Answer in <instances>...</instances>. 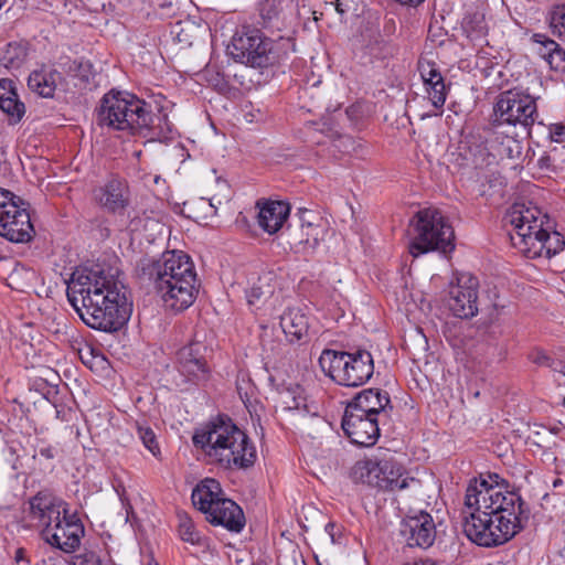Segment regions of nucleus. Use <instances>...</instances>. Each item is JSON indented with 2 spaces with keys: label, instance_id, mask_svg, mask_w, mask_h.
Masks as SVG:
<instances>
[{
  "label": "nucleus",
  "instance_id": "nucleus-39",
  "mask_svg": "<svg viewBox=\"0 0 565 565\" xmlns=\"http://www.w3.org/2000/svg\"><path fill=\"white\" fill-rule=\"evenodd\" d=\"M531 39L534 43L540 45L537 53L545 61L548 60L550 55H552V53H554V51L559 46L558 43L543 33H534Z\"/></svg>",
  "mask_w": 565,
  "mask_h": 565
},
{
  "label": "nucleus",
  "instance_id": "nucleus-27",
  "mask_svg": "<svg viewBox=\"0 0 565 565\" xmlns=\"http://www.w3.org/2000/svg\"><path fill=\"white\" fill-rule=\"evenodd\" d=\"M383 457L371 456L359 460L351 470V478L354 482L379 488Z\"/></svg>",
  "mask_w": 565,
  "mask_h": 565
},
{
  "label": "nucleus",
  "instance_id": "nucleus-12",
  "mask_svg": "<svg viewBox=\"0 0 565 565\" xmlns=\"http://www.w3.org/2000/svg\"><path fill=\"white\" fill-rule=\"evenodd\" d=\"M479 280L470 273H459L449 286L448 308L454 316L469 319L478 313Z\"/></svg>",
  "mask_w": 565,
  "mask_h": 565
},
{
  "label": "nucleus",
  "instance_id": "nucleus-28",
  "mask_svg": "<svg viewBox=\"0 0 565 565\" xmlns=\"http://www.w3.org/2000/svg\"><path fill=\"white\" fill-rule=\"evenodd\" d=\"M60 79L61 74L56 70L42 67L31 72L28 77V86L39 96L49 98L53 97Z\"/></svg>",
  "mask_w": 565,
  "mask_h": 565
},
{
  "label": "nucleus",
  "instance_id": "nucleus-6",
  "mask_svg": "<svg viewBox=\"0 0 565 565\" xmlns=\"http://www.w3.org/2000/svg\"><path fill=\"white\" fill-rule=\"evenodd\" d=\"M507 218L513 227L510 232L511 243L526 258H551L564 249L563 235L553 231L548 215L540 207L514 203Z\"/></svg>",
  "mask_w": 565,
  "mask_h": 565
},
{
  "label": "nucleus",
  "instance_id": "nucleus-20",
  "mask_svg": "<svg viewBox=\"0 0 565 565\" xmlns=\"http://www.w3.org/2000/svg\"><path fill=\"white\" fill-rule=\"evenodd\" d=\"M345 408L380 417L387 416V411H392L393 406L387 392L380 388H366L358 393Z\"/></svg>",
  "mask_w": 565,
  "mask_h": 565
},
{
  "label": "nucleus",
  "instance_id": "nucleus-16",
  "mask_svg": "<svg viewBox=\"0 0 565 565\" xmlns=\"http://www.w3.org/2000/svg\"><path fill=\"white\" fill-rule=\"evenodd\" d=\"M380 420L377 416H369L345 408L341 426L353 444L370 447L380 437Z\"/></svg>",
  "mask_w": 565,
  "mask_h": 565
},
{
  "label": "nucleus",
  "instance_id": "nucleus-13",
  "mask_svg": "<svg viewBox=\"0 0 565 565\" xmlns=\"http://www.w3.org/2000/svg\"><path fill=\"white\" fill-rule=\"evenodd\" d=\"M522 154V145L510 136L492 134L484 143L476 147L472 162L476 168L489 167L504 159L515 160Z\"/></svg>",
  "mask_w": 565,
  "mask_h": 565
},
{
  "label": "nucleus",
  "instance_id": "nucleus-3",
  "mask_svg": "<svg viewBox=\"0 0 565 565\" xmlns=\"http://www.w3.org/2000/svg\"><path fill=\"white\" fill-rule=\"evenodd\" d=\"M156 109L157 113L150 102L132 94L109 92L102 98L97 124L128 136L163 142L172 138L173 128L162 106Z\"/></svg>",
  "mask_w": 565,
  "mask_h": 565
},
{
  "label": "nucleus",
  "instance_id": "nucleus-37",
  "mask_svg": "<svg viewBox=\"0 0 565 565\" xmlns=\"http://www.w3.org/2000/svg\"><path fill=\"white\" fill-rule=\"evenodd\" d=\"M179 535L182 541L191 544L200 542V533L195 530L192 520L186 515H180Z\"/></svg>",
  "mask_w": 565,
  "mask_h": 565
},
{
  "label": "nucleus",
  "instance_id": "nucleus-49",
  "mask_svg": "<svg viewBox=\"0 0 565 565\" xmlns=\"http://www.w3.org/2000/svg\"><path fill=\"white\" fill-rule=\"evenodd\" d=\"M537 166L541 170H544V171H554L555 170L554 166H553L552 158L547 153H544L539 158Z\"/></svg>",
  "mask_w": 565,
  "mask_h": 565
},
{
  "label": "nucleus",
  "instance_id": "nucleus-17",
  "mask_svg": "<svg viewBox=\"0 0 565 565\" xmlns=\"http://www.w3.org/2000/svg\"><path fill=\"white\" fill-rule=\"evenodd\" d=\"M93 200L102 209L115 213L129 204V188L125 179L110 175L93 190Z\"/></svg>",
  "mask_w": 565,
  "mask_h": 565
},
{
  "label": "nucleus",
  "instance_id": "nucleus-18",
  "mask_svg": "<svg viewBox=\"0 0 565 565\" xmlns=\"http://www.w3.org/2000/svg\"><path fill=\"white\" fill-rule=\"evenodd\" d=\"M25 205L23 200L22 203L10 205L9 217L0 223V235L12 243H28L35 233Z\"/></svg>",
  "mask_w": 565,
  "mask_h": 565
},
{
  "label": "nucleus",
  "instance_id": "nucleus-52",
  "mask_svg": "<svg viewBox=\"0 0 565 565\" xmlns=\"http://www.w3.org/2000/svg\"><path fill=\"white\" fill-rule=\"evenodd\" d=\"M324 3L327 6L334 7L335 11L340 14H344L347 12V9L343 8V4L340 0H324Z\"/></svg>",
  "mask_w": 565,
  "mask_h": 565
},
{
  "label": "nucleus",
  "instance_id": "nucleus-7",
  "mask_svg": "<svg viewBox=\"0 0 565 565\" xmlns=\"http://www.w3.org/2000/svg\"><path fill=\"white\" fill-rule=\"evenodd\" d=\"M322 372L335 384L359 387L374 373V360L367 350L337 351L326 349L319 358Z\"/></svg>",
  "mask_w": 565,
  "mask_h": 565
},
{
  "label": "nucleus",
  "instance_id": "nucleus-10",
  "mask_svg": "<svg viewBox=\"0 0 565 565\" xmlns=\"http://www.w3.org/2000/svg\"><path fill=\"white\" fill-rule=\"evenodd\" d=\"M536 98L523 89H508L501 92L493 104L491 125L495 128L508 126H521L529 132L539 121Z\"/></svg>",
  "mask_w": 565,
  "mask_h": 565
},
{
  "label": "nucleus",
  "instance_id": "nucleus-29",
  "mask_svg": "<svg viewBox=\"0 0 565 565\" xmlns=\"http://www.w3.org/2000/svg\"><path fill=\"white\" fill-rule=\"evenodd\" d=\"M529 359L539 366H545L553 371L554 381L558 386H565V362L555 360L542 350H534L530 353Z\"/></svg>",
  "mask_w": 565,
  "mask_h": 565
},
{
  "label": "nucleus",
  "instance_id": "nucleus-2",
  "mask_svg": "<svg viewBox=\"0 0 565 565\" xmlns=\"http://www.w3.org/2000/svg\"><path fill=\"white\" fill-rule=\"evenodd\" d=\"M67 300L89 328L116 332L130 318L131 303L124 284L99 265L76 269L67 284Z\"/></svg>",
  "mask_w": 565,
  "mask_h": 565
},
{
  "label": "nucleus",
  "instance_id": "nucleus-56",
  "mask_svg": "<svg viewBox=\"0 0 565 565\" xmlns=\"http://www.w3.org/2000/svg\"><path fill=\"white\" fill-rule=\"evenodd\" d=\"M405 565H435L434 563L431 562H428V561H420V562H415L413 564H405Z\"/></svg>",
  "mask_w": 565,
  "mask_h": 565
},
{
  "label": "nucleus",
  "instance_id": "nucleus-9",
  "mask_svg": "<svg viewBox=\"0 0 565 565\" xmlns=\"http://www.w3.org/2000/svg\"><path fill=\"white\" fill-rule=\"evenodd\" d=\"M227 53L235 62L254 68L273 66L281 57L275 42L250 26L236 30L227 45Z\"/></svg>",
  "mask_w": 565,
  "mask_h": 565
},
{
  "label": "nucleus",
  "instance_id": "nucleus-8",
  "mask_svg": "<svg viewBox=\"0 0 565 565\" xmlns=\"http://www.w3.org/2000/svg\"><path fill=\"white\" fill-rule=\"evenodd\" d=\"M455 249V232L447 218L436 209H425L415 215L414 232L408 250L413 257L438 252L448 255Z\"/></svg>",
  "mask_w": 565,
  "mask_h": 565
},
{
  "label": "nucleus",
  "instance_id": "nucleus-5",
  "mask_svg": "<svg viewBox=\"0 0 565 565\" xmlns=\"http://www.w3.org/2000/svg\"><path fill=\"white\" fill-rule=\"evenodd\" d=\"M193 445L226 469H247L254 466L257 452L244 430L226 416H218L196 430Z\"/></svg>",
  "mask_w": 565,
  "mask_h": 565
},
{
  "label": "nucleus",
  "instance_id": "nucleus-42",
  "mask_svg": "<svg viewBox=\"0 0 565 565\" xmlns=\"http://www.w3.org/2000/svg\"><path fill=\"white\" fill-rule=\"evenodd\" d=\"M418 71L424 84L443 76L437 65L428 60H419Z\"/></svg>",
  "mask_w": 565,
  "mask_h": 565
},
{
  "label": "nucleus",
  "instance_id": "nucleus-55",
  "mask_svg": "<svg viewBox=\"0 0 565 565\" xmlns=\"http://www.w3.org/2000/svg\"><path fill=\"white\" fill-rule=\"evenodd\" d=\"M14 559L17 562H21L25 559V551L23 548H18L14 554Z\"/></svg>",
  "mask_w": 565,
  "mask_h": 565
},
{
  "label": "nucleus",
  "instance_id": "nucleus-22",
  "mask_svg": "<svg viewBox=\"0 0 565 565\" xmlns=\"http://www.w3.org/2000/svg\"><path fill=\"white\" fill-rule=\"evenodd\" d=\"M206 520L215 525H222L231 532L238 533L245 525L243 510L233 500L224 498L205 515Z\"/></svg>",
  "mask_w": 565,
  "mask_h": 565
},
{
  "label": "nucleus",
  "instance_id": "nucleus-32",
  "mask_svg": "<svg viewBox=\"0 0 565 565\" xmlns=\"http://www.w3.org/2000/svg\"><path fill=\"white\" fill-rule=\"evenodd\" d=\"M429 100L435 108H443L447 98V88L443 76L424 84Z\"/></svg>",
  "mask_w": 565,
  "mask_h": 565
},
{
  "label": "nucleus",
  "instance_id": "nucleus-23",
  "mask_svg": "<svg viewBox=\"0 0 565 565\" xmlns=\"http://www.w3.org/2000/svg\"><path fill=\"white\" fill-rule=\"evenodd\" d=\"M322 228L313 224L311 221L301 223L299 228L289 231L287 243L295 253L313 252L321 239Z\"/></svg>",
  "mask_w": 565,
  "mask_h": 565
},
{
  "label": "nucleus",
  "instance_id": "nucleus-40",
  "mask_svg": "<svg viewBox=\"0 0 565 565\" xmlns=\"http://www.w3.org/2000/svg\"><path fill=\"white\" fill-rule=\"evenodd\" d=\"M367 49L370 53L377 58H385L393 53L392 45L386 42L380 34H376L373 41H370Z\"/></svg>",
  "mask_w": 565,
  "mask_h": 565
},
{
  "label": "nucleus",
  "instance_id": "nucleus-47",
  "mask_svg": "<svg viewBox=\"0 0 565 565\" xmlns=\"http://www.w3.org/2000/svg\"><path fill=\"white\" fill-rule=\"evenodd\" d=\"M548 136L552 141L562 143L565 141V125L564 124H552L548 127Z\"/></svg>",
  "mask_w": 565,
  "mask_h": 565
},
{
  "label": "nucleus",
  "instance_id": "nucleus-1",
  "mask_svg": "<svg viewBox=\"0 0 565 565\" xmlns=\"http://www.w3.org/2000/svg\"><path fill=\"white\" fill-rule=\"evenodd\" d=\"M508 483L489 473L469 483L465 504L472 510L463 518L466 536L482 547H497L524 530L530 508L520 493L507 490Z\"/></svg>",
  "mask_w": 565,
  "mask_h": 565
},
{
  "label": "nucleus",
  "instance_id": "nucleus-30",
  "mask_svg": "<svg viewBox=\"0 0 565 565\" xmlns=\"http://www.w3.org/2000/svg\"><path fill=\"white\" fill-rule=\"evenodd\" d=\"M26 55L24 44L11 42L0 49V64L6 68L17 70L24 63Z\"/></svg>",
  "mask_w": 565,
  "mask_h": 565
},
{
  "label": "nucleus",
  "instance_id": "nucleus-36",
  "mask_svg": "<svg viewBox=\"0 0 565 565\" xmlns=\"http://www.w3.org/2000/svg\"><path fill=\"white\" fill-rule=\"evenodd\" d=\"M259 14L263 20L264 26L270 24L278 18L282 7L280 0H262L258 6Z\"/></svg>",
  "mask_w": 565,
  "mask_h": 565
},
{
  "label": "nucleus",
  "instance_id": "nucleus-48",
  "mask_svg": "<svg viewBox=\"0 0 565 565\" xmlns=\"http://www.w3.org/2000/svg\"><path fill=\"white\" fill-rule=\"evenodd\" d=\"M92 64L88 61H81L77 63L78 73L76 76H79L82 81L88 82L90 75Z\"/></svg>",
  "mask_w": 565,
  "mask_h": 565
},
{
  "label": "nucleus",
  "instance_id": "nucleus-24",
  "mask_svg": "<svg viewBox=\"0 0 565 565\" xmlns=\"http://www.w3.org/2000/svg\"><path fill=\"white\" fill-rule=\"evenodd\" d=\"M193 505L204 513L209 514L218 501L223 500L222 488L215 479H204L192 491Z\"/></svg>",
  "mask_w": 565,
  "mask_h": 565
},
{
  "label": "nucleus",
  "instance_id": "nucleus-15",
  "mask_svg": "<svg viewBox=\"0 0 565 565\" xmlns=\"http://www.w3.org/2000/svg\"><path fill=\"white\" fill-rule=\"evenodd\" d=\"M205 345L193 341L177 353V371L181 377L177 385L198 384L207 379L209 367L204 358Z\"/></svg>",
  "mask_w": 565,
  "mask_h": 565
},
{
  "label": "nucleus",
  "instance_id": "nucleus-4",
  "mask_svg": "<svg viewBox=\"0 0 565 565\" xmlns=\"http://www.w3.org/2000/svg\"><path fill=\"white\" fill-rule=\"evenodd\" d=\"M142 277L151 281L166 308L183 311L193 305L199 292L196 271L190 256L181 250H166L158 258H143Z\"/></svg>",
  "mask_w": 565,
  "mask_h": 565
},
{
  "label": "nucleus",
  "instance_id": "nucleus-44",
  "mask_svg": "<svg viewBox=\"0 0 565 565\" xmlns=\"http://www.w3.org/2000/svg\"><path fill=\"white\" fill-rule=\"evenodd\" d=\"M550 67L556 72L565 71V51L558 46L552 55H550L548 60H546Z\"/></svg>",
  "mask_w": 565,
  "mask_h": 565
},
{
  "label": "nucleus",
  "instance_id": "nucleus-11",
  "mask_svg": "<svg viewBox=\"0 0 565 565\" xmlns=\"http://www.w3.org/2000/svg\"><path fill=\"white\" fill-rule=\"evenodd\" d=\"M68 504L50 491H39L31 497L22 510V522L28 529L40 531L41 535L63 514Z\"/></svg>",
  "mask_w": 565,
  "mask_h": 565
},
{
  "label": "nucleus",
  "instance_id": "nucleus-34",
  "mask_svg": "<svg viewBox=\"0 0 565 565\" xmlns=\"http://www.w3.org/2000/svg\"><path fill=\"white\" fill-rule=\"evenodd\" d=\"M288 397H291V402L286 401L289 409H294L302 414L317 415V408L307 403V397L302 395V390L299 386H296L294 390H289Z\"/></svg>",
  "mask_w": 565,
  "mask_h": 565
},
{
  "label": "nucleus",
  "instance_id": "nucleus-31",
  "mask_svg": "<svg viewBox=\"0 0 565 565\" xmlns=\"http://www.w3.org/2000/svg\"><path fill=\"white\" fill-rule=\"evenodd\" d=\"M270 274H265L257 278V281L246 290V299L249 306L257 305L263 298L274 292V287L269 284Z\"/></svg>",
  "mask_w": 565,
  "mask_h": 565
},
{
  "label": "nucleus",
  "instance_id": "nucleus-38",
  "mask_svg": "<svg viewBox=\"0 0 565 565\" xmlns=\"http://www.w3.org/2000/svg\"><path fill=\"white\" fill-rule=\"evenodd\" d=\"M137 433L143 446L154 457H159L161 451L154 431L148 426H138Z\"/></svg>",
  "mask_w": 565,
  "mask_h": 565
},
{
  "label": "nucleus",
  "instance_id": "nucleus-54",
  "mask_svg": "<svg viewBox=\"0 0 565 565\" xmlns=\"http://www.w3.org/2000/svg\"><path fill=\"white\" fill-rule=\"evenodd\" d=\"M395 1L398 2L402 6L417 7L420 3H423L425 0H395Z\"/></svg>",
  "mask_w": 565,
  "mask_h": 565
},
{
  "label": "nucleus",
  "instance_id": "nucleus-35",
  "mask_svg": "<svg viewBox=\"0 0 565 565\" xmlns=\"http://www.w3.org/2000/svg\"><path fill=\"white\" fill-rule=\"evenodd\" d=\"M548 25L555 36L565 41V6H557L551 10Z\"/></svg>",
  "mask_w": 565,
  "mask_h": 565
},
{
  "label": "nucleus",
  "instance_id": "nucleus-51",
  "mask_svg": "<svg viewBox=\"0 0 565 565\" xmlns=\"http://www.w3.org/2000/svg\"><path fill=\"white\" fill-rule=\"evenodd\" d=\"M39 454L41 457H44L46 459H53L55 457L56 450L54 447L47 446L40 448Z\"/></svg>",
  "mask_w": 565,
  "mask_h": 565
},
{
  "label": "nucleus",
  "instance_id": "nucleus-26",
  "mask_svg": "<svg viewBox=\"0 0 565 565\" xmlns=\"http://www.w3.org/2000/svg\"><path fill=\"white\" fill-rule=\"evenodd\" d=\"M280 327L290 342L302 340L309 329L307 316L299 308H288L280 316Z\"/></svg>",
  "mask_w": 565,
  "mask_h": 565
},
{
  "label": "nucleus",
  "instance_id": "nucleus-21",
  "mask_svg": "<svg viewBox=\"0 0 565 565\" xmlns=\"http://www.w3.org/2000/svg\"><path fill=\"white\" fill-rule=\"evenodd\" d=\"M381 480L379 489L384 491H401L419 481L412 477L405 468L393 457L384 456L382 460Z\"/></svg>",
  "mask_w": 565,
  "mask_h": 565
},
{
  "label": "nucleus",
  "instance_id": "nucleus-41",
  "mask_svg": "<svg viewBox=\"0 0 565 565\" xmlns=\"http://www.w3.org/2000/svg\"><path fill=\"white\" fill-rule=\"evenodd\" d=\"M14 203H22V199L9 190L0 188V223L4 217H9L10 205H14Z\"/></svg>",
  "mask_w": 565,
  "mask_h": 565
},
{
  "label": "nucleus",
  "instance_id": "nucleus-53",
  "mask_svg": "<svg viewBox=\"0 0 565 565\" xmlns=\"http://www.w3.org/2000/svg\"><path fill=\"white\" fill-rule=\"evenodd\" d=\"M324 530L328 533V535L330 536L332 543H338V540L335 539V530H338L337 524L329 522L326 525Z\"/></svg>",
  "mask_w": 565,
  "mask_h": 565
},
{
  "label": "nucleus",
  "instance_id": "nucleus-45",
  "mask_svg": "<svg viewBox=\"0 0 565 565\" xmlns=\"http://www.w3.org/2000/svg\"><path fill=\"white\" fill-rule=\"evenodd\" d=\"M32 271L26 269L24 266L15 265L10 275L8 276L9 286L15 289H21L18 284V279L22 276H31Z\"/></svg>",
  "mask_w": 565,
  "mask_h": 565
},
{
  "label": "nucleus",
  "instance_id": "nucleus-50",
  "mask_svg": "<svg viewBox=\"0 0 565 565\" xmlns=\"http://www.w3.org/2000/svg\"><path fill=\"white\" fill-rule=\"evenodd\" d=\"M79 356L85 365L90 369L93 367V361L96 359V356L94 355L93 349L90 347H87L85 352L79 351Z\"/></svg>",
  "mask_w": 565,
  "mask_h": 565
},
{
  "label": "nucleus",
  "instance_id": "nucleus-33",
  "mask_svg": "<svg viewBox=\"0 0 565 565\" xmlns=\"http://www.w3.org/2000/svg\"><path fill=\"white\" fill-rule=\"evenodd\" d=\"M0 109L9 117L12 124L19 122L25 114V106L15 95L0 100Z\"/></svg>",
  "mask_w": 565,
  "mask_h": 565
},
{
  "label": "nucleus",
  "instance_id": "nucleus-46",
  "mask_svg": "<svg viewBox=\"0 0 565 565\" xmlns=\"http://www.w3.org/2000/svg\"><path fill=\"white\" fill-rule=\"evenodd\" d=\"M18 95L13 81L8 78L0 79V100L2 98H11Z\"/></svg>",
  "mask_w": 565,
  "mask_h": 565
},
{
  "label": "nucleus",
  "instance_id": "nucleus-43",
  "mask_svg": "<svg viewBox=\"0 0 565 565\" xmlns=\"http://www.w3.org/2000/svg\"><path fill=\"white\" fill-rule=\"evenodd\" d=\"M71 565H102V559L96 552L84 550L72 557Z\"/></svg>",
  "mask_w": 565,
  "mask_h": 565
},
{
  "label": "nucleus",
  "instance_id": "nucleus-14",
  "mask_svg": "<svg viewBox=\"0 0 565 565\" xmlns=\"http://www.w3.org/2000/svg\"><path fill=\"white\" fill-rule=\"evenodd\" d=\"M85 534L83 523L76 515L63 513L41 537L47 544L64 553H73L81 545Z\"/></svg>",
  "mask_w": 565,
  "mask_h": 565
},
{
  "label": "nucleus",
  "instance_id": "nucleus-19",
  "mask_svg": "<svg viewBox=\"0 0 565 565\" xmlns=\"http://www.w3.org/2000/svg\"><path fill=\"white\" fill-rule=\"evenodd\" d=\"M401 533L409 546L427 548L436 539V526L431 515L422 511L402 522Z\"/></svg>",
  "mask_w": 565,
  "mask_h": 565
},
{
  "label": "nucleus",
  "instance_id": "nucleus-25",
  "mask_svg": "<svg viewBox=\"0 0 565 565\" xmlns=\"http://www.w3.org/2000/svg\"><path fill=\"white\" fill-rule=\"evenodd\" d=\"M290 207L279 201L266 202L258 213V225L268 234L277 233L287 221Z\"/></svg>",
  "mask_w": 565,
  "mask_h": 565
}]
</instances>
